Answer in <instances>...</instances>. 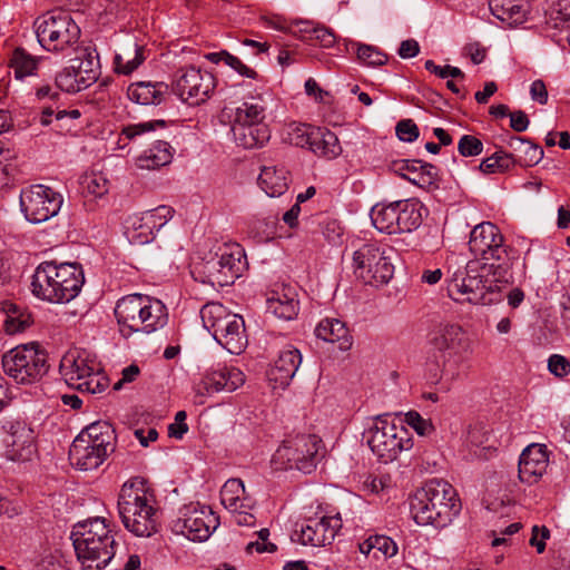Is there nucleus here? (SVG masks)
Returning <instances> with one entry per match:
<instances>
[{"instance_id": "f257e3e1", "label": "nucleus", "mask_w": 570, "mask_h": 570, "mask_svg": "<svg viewBox=\"0 0 570 570\" xmlns=\"http://www.w3.org/2000/svg\"><path fill=\"white\" fill-rule=\"evenodd\" d=\"M509 264L470 261L451 273L448 294L456 302L490 305L501 301V291L508 283Z\"/></svg>"}, {"instance_id": "f03ea898", "label": "nucleus", "mask_w": 570, "mask_h": 570, "mask_svg": "<svg viewBox=\"0 0 570 570\" xmlns=\"http://www.w3.org/2000/svg\"><path fill=\"white\" fill-rule=\"evenodd\" d=\"M410 510L419 525L445 528L460 513L461 501L449 482L433 479L415 491Z\"/></svg>"}, {"instance_id": "7ed1b4c3", "label": "nucleus", "mask_w": 570, "mask_h": 570, "mask_svg": "<svg viewBox=\"0 0 570 570\" xmlns=\"http://www.w3.org/2000/svg\"><path fill=\"white\" fill-rule=\"evenodd\" d=\"M70 538L82 570H104L116 558L118 544L102 518L77 523Z\"/></svg>"}, {"instance_id": "20e7f679", "label": "nucleus", "mask_w": 570, "mask_h": 570, "mask_svg": "<svg viewBox=\"0 0 570 570\" xmlns=\"http://www.w3.org/2000/svg\"><path fill=\"white\" fill-rule=\"evenodd\" d=\"M117 507L121 523L134 535L149 538L158 532V510L144 479L134 478L122 484Z\"/></svg>"}, {"instance_id": "39448f33", "label": "nucleus", "mask_w": 570, "mask_h": 570, "mask_svg": "<svg viewBox=\"0 0 570 570\" xmlns=\"http://www.w3.org/2000/svg\"><path fill=\"white\" fill-rule=\"evenodd\" d=\"M114 314L119 332L126 338L134 334H153L168 322L167 307L160 299L137 293L119 298Z\"/></svg>"}, {"instance_id": "423d86ee", "label": "nucleus", "mask_w": 570, "mask_h": 570, "mask_svg": "<svg viewBox=\"0 0 570 570\" xmlns=\"http://www.w3.org/2000/svg\"><path fill=\"white\" fill-rule=\"evenodd\" d=\"M83 283L80 266L42 262L32 275L31 292L37 298L49 303H68L78 296Z\"/></svg>"}, {"instance_id": "0eeeda50", "label": "nucleus", "mask_w": 570, "mask_h": 570, "mask_svg": "<svg viewBox=\"0 0 570 570\" xmlns=\"http://www.w3.org/2000/svg\"><path fill=\"white\" fill-rule=\"evenodd\" d=\"M59 371L70 387L82 393L98 394L109 384L100 364L86 352H67L60 361Z\"/></svg>"}, {"instance_id": "6e6552de", "label": "nucleus", "mask_w": 570, "mask_h": 570, "mask_svg": "<svg viewBox=\"0 0 570 570\" xmlns=\"http://www.w3.org/2000/svg\"><path fill=\"white\" fill-rule=\"evenodd\" d=\"M367 444L381 462L389 463L397 459L403 451L413 446L409 431L396 424L389 414L377 415L367 431Z\"/></svg>"}, {"instance_id": "1a4fd4ad", "label": "nucleus", "mask_w": 570, "mask_h": 570, "mask_svg": "<svg viewBox=\"0 0 570 570\" xmlns=\"http://www.w3.org/2000/svg\"><path fill=\"white\" fill-rule=\"evenodd\" d=\"M2 367L18 384H31L48 372V354L38 343L18 345L2 356Z\"/></svg>"}, {"instance_id": "9d476101", "label": "nucleus", "mask_w": 570, "mask_h": 570, "mask_svg": "<svg viewBox=\"0 0 570 570\" xmlns=\"http://www.w3.org/2000/svg\"><path fill=\"white\" fill-rule=\"evenodd\" d=\"M36 35L42 48L65 52L80 38V28L71 16L63 11H50L35 21Z\"/></svg>"}, {"instance_id": "9b49d317", "label": "nucleus", "mask_w": 570, "mask_h": 570, "mask_svg": "<svg viewBox=\"0 0 570 570\" xmlns=\"http://www.w3.org/2000/svg\"><path fill=\"white\" fill-rule=\"evenodd\" d=\"M353 271L364 284L374 287L386 285L394 275V265L387 248L377 243H366L353 254Z\"/></svg>"}, {"instance_id": "f8f14e48", "label": "nucleus", "mask_w": 570, "mask_h": 570, "mask_svg": "<svg viewBox=\"0 0 570 570\" xmlns=\"http://www.w3.org/2000/svg\"><path fill=\"white\" fill-rule=\"evenodd\" d=\"M321 439L312 434L296 435L283 442L273 455L275 469H295L311 473L317 463Z\"/></svg>"}, {"instance_id": "ddd939ff", "label": "nucleus", "mask_w": 570, "mask_h": 570, "mask_svg": "<svg viewBox=\"0 0 570 570\" xmlns=\"http://www.w3.org/2000/svg\"><path fill=\"white\" fill-rule=\"evenodd\" d=\"M245 253L239 245L225 246L198 269L202 282L224 287L234 284L245 267Z\"/></svg>"}, {"instance_id": "4468645a", "label": "nucleus", "mask_w": 570, "mask_h": 570, "mask_svg": "<svg viewBox=\"0 0 570 570\" xmlns=\"http://www.w3.org/2000/svg\"><path fill=\"white\" fill-rule=\"evenodd\" d=\"M219 525V518L207 505L189 504L184 507L179 517L173 521L171 529L191 541H206Z\"/></svg>"}, {"instance_id": "2eb2a0df", "label": "nucleus", "mask_w": 570, "mask_h": 570, "mask_svg": "<svg viewBox=\"0 0 570 570\" xmlns=\"http://www.w3.org/2000/svg\"><path fill=\"white\" fill-rule=\"evenodd\" d=\"M62 203L61 194L45 185H32L22 189L20 194L21 210L33 224L47 222L56 216Z\"/></svg>"}, {"instance_id": "dca6fc26", "label": "nucleus", "mask_w": 570, "mask_h": 570, "mask_svg": "<svg viewBox=\"0 0 570 570\" xmlns=\"http://www.w3.org/2000/svg\"><path fill=\"white\" fill-rule=\"evenodd\" d=\"M469 248L483 263L508 264V246L500 229L490 222L476 225L470 233Z\"/></svg>"}, {"instance_id": "f3484780", "label": "nucleus", "mask_w": 570, "mask_h": 570, "mask_svg": "<svg viewBox=\"0 0 570 570\" xmlns=\"http://www.w3.org/2000/svg\"><path fill=\"white\" fill-rule=\"evenodd\" d=\"M215 88L214 75L195 67L179 69L174 82L176 95L189 105L205 102L213 95Z\"/></svg>"}, {"instance_id": "a211bd4d", "label": "nucleus", "mask_w": 570, "mask_h": 570, "mask_svg": "<svg viewBox=\"0 0 570 570\" xmlns=\"http://www.w3.org/2000/svg\"><path fill=\"white\" fill-rule=\"evenodd\" d=\"M2 429L6 432L3 444L7 459L18 462L31 460L36 453L33 430L21 420H8Z\"/></svg>"}, {"instance_id": "6ab92c4d", "label": "nucleus", "mask_w": 570, "mask_h": 570, "mask_svg": "<svg viewBox=\"0 0 570 570\" xmlns=\"http://www.w3.org/2000/svg\"><path fill=\"white\" fill-rule=\"evenodd\" d=\"M470 354H436L428 364V380L438 386L439 391L449 392L454 383L462 380L466 373L464 364Z\"/></svg>"}, {"instance_id": "aec40b11", "label": "nucleus", "mask_w": 570, "mask_h": 570, "mask_svg": "<svg viewBox=\"0 0 570 570\" xmlns=\"http://www.w3.org/2000/svg\"><path fill=\"white\" fill-rule=\"evenodd\" d=\"M341 528L340 515H314L301 524L292 539L304 546L324 547L332 543Z\"/></svg>"}, {"instance_id": "412c9836", "label": "nucleus", "mask_w": 570, "mask_h": 570, "mask_svg": "<svg viewBox=\"0 0 570 570\" xmlns=\"http://www.w3.org/2000/svg\"><path fill=\"white\" fill-rule=\"evenodd\" d=\"M549 455L543 444H530L521 453L519 459V479L523 483L534 484L547 472Z\"/></svg>"}, {"instance_id": "4be33fe9", "label": "nucleus", "mask_w": 570, "mask_h": 570, "mask_svg": "<svg viewBox=\"0 0 570 570\" xmlns=\"http://www.w3.org/2000/svg\"><path fill=\"white\" fill-rule=\"evenodd\" d=\"M431 343L438 354H471V340L464 330L456 324L440 325L431 338Z\"/></svg>"}, {"instance_id": "5701e85b", "label": "nucleus", "mask_w": 570, "mask_h": 570, "mask_svg": "<svg viewBox=\"0 0 570 570\" xmlns=\"http://www.w3.org/2000/svg\"><path fill=\"white\" fill-rule=\"evenodd\" d=\"M245 383L244 373L234 366L220 367L208 372L197 385L198 394H213L222 391L234 392Z\"/></svg>"}, {"instance_id": "b1692460", "label": "nucleus", "mask_w": 570, "mask_h": 570, "mask_svg": "<svg viewBox=\"0 0 570 570\" xmlns=\"http://www.w3.org/2000/svg\"><path fill=\"white\" fill-rule=\"evenodd\" d=\"M302 363L301 352L295 347H287L281 351L278 357L267 372L272 387L285 389L289 385Z\"/></svg>"}, {"instance_id": "393cba45", "label": "nucleus", "mask_w": 570, "mask_h": 570, "mask_svg": "<svg viewBox=\"0 0 570 570\" xmlns=\"http://www.w3.org/2000/svg\"><path fill=\"white\" fill-rule=\"evenodd\" d=\"M110 451L96 446L85 441L83 436H77L69 450L71 463L79 470L88 471L97 469Z\"/></svg>"}, {"instance_id": "a878e982", "label": "nucleus", "mask_w": 570, "mask_h": 570, "mask_svg": "<svg viewBox=\"0 0 570 570\" xmlns=\"http://www.w3.org/2000/svg\"><path fill=\"white\" fill-rule=\"evenodd\" d=\"M267 309L282 320H293L298 313V301L293 288L282 286L268 293Z\"/></svg>"}, {"instance_id": "bb28decb", "label": "nucleus", "mask_w": 570, "mask_h": 570, "mask_svg": "<svg viewBox=\"0 0 570 570\" xmlns=\"http://www.w3.org/2000/svg\"><path fill=\"white\" fill-rule=\"evenodd\" d=\"M168 94V85L163 81H137L129 85L128 98L138 105H160Z\"/></svg>"}, {"instance_id": "cd10ccee", "label": "nucleus", "mask_w": 570, "mask_h": 570, "mask_svg": "<svg viewBox=\"0 0 570 570\" xmlns=\"http://www.w3.org/2000/svg\"><path fill=\"white\" fill-rule=\"evenodd\" d=\"M267 104L262 95L249 97L236 109L232 126L267 125Z\"/></svg>"}, {"instance_id": "c85d7f7f", "label": "nucleus", "mask_w": 570, "mask_h": 570, "mask_svg": "<svg viewBox=\"0 0 570 570\" xmlns=\"http://www.w3.org/2000/svg\"><path fill=\"white\" fill-rule=\"evenodd\" d=\"M315 335L325 342L337 344L343 352L348 351L353 344L348 328L338 318L322 320L315 327Z\"/></svg>"}, {"instance_id": "c756f323", "label": "nucleus", "mask_w": 570, "mask_h": 570, "mask_svg": "<svg viewBox=\"0 0 570 570\" xmlns=\"http://www.w3.org/2000/svg\"><path fill=\"white\" fill-rule=\"evenodd\" d=\"M508 147L514 166L532 167L543 158V149L539 145L518 136L510 137Z\"/></svg>"}, {"instance_id": "7c9ffc66", "label": "nucleus", "mask_w": 570, "mask_h": 570, "mask_svg": "<svg viewBox=\"0 0 570 570\" xmlns=\"http://www.w3.org/2000/svg\"><path fill=\"white\" fill-rule=\"evenodd\" d=\"M222 504L229 512H237L240 509H253L254 500L246 493L245 485L240 479L227 480L220 490Z\"/></svg>"}, {"instance_id": "2f4dec72", "label": "nucleus", "mask_w": 570, "mask_h": 570, "mask_svg": "<svg viewBox=\"0 0 570 570\" xmlns=\"http://www.w3.org/2000/svg\"><path fill=\"white\" fill-rule=\"evenodd\" d=\"M227 328L222 331V335H216L214 338L225 350L232 354H240L247 346V335L245 331V322L239 315L238 317H232Z\"/></svg>"}, {"instance_id": "473e14b6", "label": "nucleus", "mask_w": 570, "mask_h": 570, "mask_svg": "<svg viewBox=\"0 0 570 570\" xmlns=\"http://www.w3.org/2000/svg\"><path fill=\"white\" fill-rule=\"evenodd\" d=\"M238 314L229 312L223 304L210 302L200 309L204 327L214 336L222 335V331L229 325V317H238Z\"/></svg>"}, {"instance_id": "72a5a7b5", "label": "nucleus", "mask_w": 570, "mask_h": 570, "mask_svg": "<svg viewBox=\"0 0 570 570\" xmlns=\"http://www.w3.org/2000/svg\"><path fill=\"white\" fill-rule=\"evenodd\" d=\"M234 140L246 149L263 147L271 138L268 125L232 126Z\"/></svg>"}, {"instance_id": "f704fd0d", "label": "nucleus", "mask_w": 570, "mask_h": 570, "mask_svg": "<svg viewBox=\"0 0 570 570\" xmlns=\"http://www.w3.org/2000/svg\"><path fill=\"white\" fill-rule=\"evenodd\" d=\"M173 147L163 140L156 141L149 149L136 159V166L140 169L154 170L171 163Z\"/></svg>"}, {"instance_id": "c9c22d12", "label": "nucleus", "mask_w": 570, "mask_h": 570, "mask_svg": "<svg viewBox=\"0 0 570 570\" xmlns=\"http://www.w3.org/2000/svg\"><path fill=\"white\" fill-rule=\"evenodd\" d=\"M258 181L269 197L282 196L288 189V171L284 167L265 166Z\"/></svg>"}, {"instance_id": "e433bc0d", "label": "nucleus", "mask_w": 570, "mask_h": 570, "mask_svg": "<svg viewBox=\"0 0 570 570\" xmlns=\"http://www.w3.org/2000/svg\"><path fill=\"white\" fill-rule=\"evenodd\" d=\"M489 7L494 17L509 26H517L524 21L523 0H490Z\"/></svg>"}, {"instance_id": "4c0bfd02", "label": "nucleus", "mask_w": 570, "mask_h": 570, "mask_svg": "<svg viewBox=\"0 0 570 570\" xmlns=\"http://www.w3.org/2000/svg\"><path fill=\"white\" fill-rule=\"evenodd\" d=\"M309 150L317 156L328 159L336 158L342 153L337 136L326 128L316 127Z\"/></svg>"}, {"instance_id": "58836bf2", "label": "nucleus", "mask_w": 570, "mask_h": 570, "mask_svg": "<svg viewBox=\"0 0 570 570\" xmlns=\"http://www.w3.org/2000/svg\"><path fill=\"white\" fill-rule=\"evenodd\" d=\"M144 51V46H140L137 42L124 46L121 52L115 56V71L122 75H130L134 72L145 60Z\"/></svg>"}, {"instance_id": "ea45409f", "label": "nucleus", "mask_w": 570, "mask_h": 570, "mask_svg": "<svg viewBox=\"0 0 570 570\" xmlns=\"http://www.w3.org/2000/svg\"><path fill=\"white\" fill-rule=\"evenodd\" d=\"M150 216L134 214L126 220V234L134 244L142 245L150 243L155 238V229L151 228Z\"/></svg>"}, {"instance_id": "a19ab883", "label": "nucleus", "mask_w": 570, "mask_h": 570, "mask_svg": "<svg viewBox=\"0 0 570 570\" xmlns=\"http://www.w3.org/2000/svg\"><path fill=\"white\" fill-rule=\"evenodd\" d=\"M422 223L420 208L409 200L397 202L395 234L409 233L416 229Z\"/></svg>"}, {"instance_id": "79ce46f5", "label": "nucleus", "mask_w": 570, "mask_h": 570, "mask_svg": "<svg viewBox=\"0 0 570 570\" xmlns=\"http://www.w3.org/2000/svg\"><path fill=\"white\" fill-rule=\"evenodd\" d=\"M77 60L79 63L76 68L83 76L85 82L94 83L100 76V61L97 49L92 46L80 48Z\"/></svg>"}, {"instance_id": "37998d69", "label": "nucleus", "mask_w": 570, "mask_h": 570, "mask_svg": "<svg viewBox=\"0 0 570 570\" xmlns=\"http://www.w3.org/2000/svg\"><path fill=\"white\" fill-rule=\"evenodd\" d=\"M397 202L383 205L376 204L371 210V220L374 227L386 234H395Z\"/></svg>"}, {"instance_id": "c03bdc74", "label": "nucleus", "mask_w": 570, "mask_h": 570, "mask_svg": "<svg viewBox=\"0 0 570 570\" xmlns=\"http://www.w3.org/2000/svg\"><path fill=\"white\" fill-rule=\"evenodd\" d=\"M114 431L107 422H95L88 425L78 436H83L85 441L99 448L114 451L111 444Z\"/></svg>"}, {"instance_id": "a18cd8bd", "label": "nucleus", "mask_w": 570, "mask_h": 570, "mask_svg": "<svg viewBox=\"0 0 570 570\" xmlns=\"http://www.w3.org/2000/svg\"><path fill=\"white\" fill-rule=\"evenodd\" d=\"M361 553L368 556L373 554L374 558L383 556L384 558L393 557L397 552L395 542L385 535H373L358 544Z\"/></svg>"}, {"instance_id": "49530a36", "label": "nucleus", "mask_w": 570, "mask_h": 570, "mask_svg": "<svg viewBox=\"0 0 570 570\" xmlns=\"http://www.w3.org/2000/svg\"><path fill=\"white\" fill-rule=\"evenodd\" d=\"M56 85L66 92H79L90 86L85 82L83 76L78 72L76 66L67 67L56 77Z\"/></svg>"}, {"instance_id": "de8ad7c7", "label": "nucleus", "mask_w": 570, "mask_h": 570, "mask_svg": "<svg viewBox=\"0 0 570 570\" xmlns=\"http://www.w3.org/2000/svg\"><path fill=\"white\" fill-rule=\"evenodd\" d=\"M316 127L307 124L291 122L285 130V140L296 147H307L312 144Z\"/></svg>"}, {"instance_id": "09e8293b", "label": "nucleus", "mask_w": 570, "mask_h": 570, "mask_svg": "<svg viewBox=\"0 0 570 570\" xmlns=\"http://www.w3.org/2000/svg\"><path fill=\"white\" fill-rule=\"evenodd\" d=\"M165 125H166V122L164 120H151V121L128 125L121 129V132H120V136L118 139L119 147L124 148L126 146V144L124 142L125 140L136 141L140 137L154 131L158 127L164 128Z\"/></svg>"}, {"instance_id": "8fccbe9b", "label": "nucleus", "mask_w": 570, "mask_h": 570, "mask_svg": "<svg viewBox=\"0 0 570 570\" xmlns=\"http://www.w3.org/2000/svg\"><path fill=\"white\" fill-rule=\"evenodd\" d=\"M37 63L38 60L22 48H17L12 53L11 67L19 79L32 75Z\"/></svg>"}, {"instance_id": "3c124183", "label": "nucleus", "mask_w": 570, "mask_h": 570, "mask_svg": "<svg viewBox=\"0 0 570 570\" xmlns=\"http://www.w3.org/2000/svg\"><path fill=\"white\" fill-rule=\"evenodd\" d=\"M514 167L511 157L505 150H497L480 164V170L484 174L503 173Z\"/></svg>"}, {"instance_id": "603ef678", "label": "nucleus", "mask_w": 570, "mask_h": 570, "mask_svg": "<svg viewBox=\"0 0 570 570\" xmlns=\"http://www.w3.org/2000/svg\"><path fill=\"white\" fill-rule=\"evenodd\" d=\"M356 46V57L362 65L366 67H381L387 62V55L379 48L365 43H357Z\"/></svg>"}, {"instance_id": "864d4df0", "label": "nucleus", "mask_w": 570, "mask_h": 570, "mask_svg": "<svg viewBox=\"0 0 570 570\" xmlns=\"http://www.w3.org/2000/svg\"><path fill=\"white\" fill-rule=\"evenodd\" d=\"M85 191L94 197H102L109 190V181L102 174L92 173L82 178Z\"/></svg>"}, {"instance_id": "5fc2aeb1", "label": "nucleus", "mask_w": 570, "mask_h": 570, "mask_svg": "<svg viewBox=\"0 0 570 570\" xmlns=\"http://www.w3.org/2000/svg\"><path fill=\"white\" fill-rule=\"evenodd\" d=\"M458 150L463 157L478 156L483 151V144L475 136L464 135L459 140Z\"/></svg>"}, {"instance_id": "6e6d98bb", "label": "nucleus", "mask_w": 570, "mask_h": 570, "mask_svg": "<svg viewBox=\"0 0 570 570\" xmlns=\"http://www.w3.org/2000/svg\"><path fill=\"white\" fill-rule=\"evenodd\" d=\"M405 423L410 425L419 435H429L434 431L430 420L424 419L420 413L410 411L405 414Z\"/></svg>"}, {"instance_id": "4d7b16f0", "label": "nucleus", "mask_w": 570, "mask_h": 570, "mask_svg": "<svg viewBox=\"0 0 570 570\" xmlns=\"http://www.w3.org/2000/svg\"><path fill=\"white\" fill-rule=\"evenodd\" d=\"M173 208L164 205L145 212V215L150 216L149 218L153 220L150 223L151 228H154L155 232H158L161 227H164L173 218Z\"/></svg>"}, {"instance_id": "13d9d810", "label": "nucleus", "mask_w": 570, "mask_h": 570, "mask_svg": "<svg viewBox=\"0 0 570 570\" xmlns=\"http://www.w3.org/2000/svg\"><path fill=\"white\" fill-rule=\"evenodd\" d=\"M419 166L420 160L415 159H401L395 160L391 164V169L403 177L404 179L409 180V177H417L419 173Z\"/></svg>"}, {"instance_id": "bf43d9fd", "label": "nucleus", "mask_w": 570, "mask_h": 570, "mask_svg": "<svg viewBox=\"0 0 570 570\" xmlns=\"http://www.w3.org/2000/svg\"><path fill=\"white\" fill-rule=\"evenodd\" d=\"M396 136L400 140L412 142L419 137V127L412 119L400 120L395 127Z\"/></svg>"}, {"instance_id": "052dcab7", "label": "nucleus", "mask_w": 570, "mask_h": 570, "mask_svg": "<svg viewBox=\"0 0 570 570\" xmlns=\"http://www.w3.org/2000/svg\"><path fill=\"white\" fill-rule=\"evenodd\" d=\"M13 157V153L9 147V144L4 140H0V189L10 185L11 177L8 170V166L3 165V160H9Z\"/></svg>"}, {"instance_id": "680f3d73", "label": "nucleus", "mask_w": 570, "mask_h": 570, "mask_svg": "<svg viewBox=\"0 0 570 570\" xmlns=\"http://www.w3.org/2000/svg\"><path fill=\"white\" fill-rule=\"evenodd\" d=\"M424 67H425L426 70H429L430 72L435 73L440 78L452 77V78L464 79V77H465L460 68L453 67V66H450V65L441 67V66L435 65L433 60H426L425 63H424Z\"/></svg>"}, {"instance_id": "e2e57ef3", "label": "nucleus", "mask_w": 570, "mask_h": 570, "mask_svg": "<svg viewBox=\"0 0 570 570\" xmlns=\"http://www.w3.org/2000/svg\"><path fill=\"white\" fill-rule=\"evenodd\" d=\"M336 42L334 32L324 26L317 24L311 43L318 45L323 48H332Z\"/></svg>"}, {"instance_id": "0e129e2a", "label": "nucleus", "mask_w": 570, "mask_h": 570, "mask_svg": "<svg viewBox=\"0 0 570 570\" xmlns=\"http://www.w3.org/2000/svg\"><path fill=\"white\" fill-rule=\"evenodd\" d=\"M225 62L232 69H234L240 76L247 77L249 79H256L258 77L257 72L246 66L238 57L228 53H224Z\"/></svg>"}, {"instance_id": "69168bd1", "label": "nucleus", "mask_w": 570, "mask_h": 570, "mask_svg": "<svg viewBox=\"0 0 570 570\" xmlns=\"http://www.w3.org/2000/svg\"><path fill=\"white\" fill-rule=\"evenodd\" d=\"M549 371L558 377H563L570 373V362L562 355L554 354L548 361Z\"/></svg>"}, {"instance_id": "338daca9", "label": "nucleus", "mask_w": 570, "mask_h": 570, "mask_svg": "<svg viewBox=\"0 0 570 570\" xmlns=\"http://www.w3.org/2000/svg\"><path fill=\"white\" fill-rule=\"evenodd\" d=\"M6 330L8 333L13 334L22 332L31 324L30 315L17 314L16 316H8L6 320Z\"/></svg>"}, {"instance_id": "774afa93", "label": "nucleus", "mask_w": 570, "mask_h": 570, "mask_svg": "<svg viewBox=\"0 0 570 570\" xmlns=\"http://www.w3.org/2000/svg\"><path fill=\"white\" fill-rule=\"evenodd\" d=\"M434 169L433 165L420 161L417 177H409V181L419 186L430 185L434 178Z\"/></svg>"}]
</instances>
